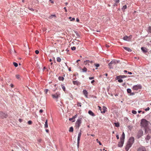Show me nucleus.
Returning <instances> with one entry per match:
<instances>
[{"label": "nucleus", "mask_w": 151, "mask_h": 151, "mask_svg": "<svg viewBox=\"0 0 151 151\" xmlns=\"http://www.w3.org/2000/svg\"><path fill=\"white\" fill-rule=\"evenodd\" d=\"M134 138L133 137L129 138L125 147V149L126 151H128L129 148L131 147L132 144L134 142Z\"/></svg>", "instance_id": "1"}, {"label": "nucleus", "mask_w": 151, "mask_h": 151, "mask_svg": "<svg viewBox=\"0 0 151 151\" xmlns=\"http://www.w3.org/2000/svg\"><path fill=\"white\" fill-rule=\"evenodd\" d=\"M149 122L148 121L144 119H142L141 121V126L144 127L146 132L147 131L148 129L147 126L148 125Z\"/></svg>", "instance_id": "2"}, {"label": "nucleus", "mask_w": 151, "mask_h": 151, "mask_svg": "<svg viewBox=\"0 0 151 151\" xmlns=\"http://www.w3.org/2000/svg\"><path fill=\"white\" fill-rule=\"evenodd\" d=\"M125 138V134L124 132H123L121 137H120V141L119 142L118 144V146L119 147H122V146L124 144V139Z\"/></svg>", "instance_id": "3"}, {"label": "nucleus", "mask_w": 151, "mask_h": 151, "mask_svg": "<svg viewBox=\"0 0 151 151\" xmlns=\"http://www.w3.org/2000/svg\"><path fill=\"white\" fill-rule=\"evenodd\" d=\"M52 96L53 99L58 100V99L60 97V93L59 92H57L56 93L52 94Z\"/></svg>", "instance_id": "4"}, {"label": "nucleus", "mask_w": 151, "mask_h": 151, "mask_svg": "<svg viewBox=\"0 0 151 151\" xmlns=\"http://www.w3.org/2000/svg\"><path fill=\"white\" fill-rule=\"evenodd\" d=\"M81 123V118L78 119L76 121V124L75 127L78 129Z\"/></svg>", "instance_id": "5"}, {"label": "nucleus", "mask_w": 151, "mask_h": 151, "mask_svg": "<svg viewBox=\"0 0 151 151\" xmlns=\"http://www.w3.org/2000/svg\"><path fill=\"white\" fill-rule=\"evenodd\" d=\"M142 86L140 84H137V85H134L132 89L134 90H137L141 88Z\"/></svg>", "instance_id": "6"}, {"label": "nucleus", "mask_w": 151, "mask_h": 151, "mask_svg": "<svg viewBox=\"0 0 151 151\" xmlns=\"http://www.w3.org/2000/svg\"><path fill=\"white\" fill-rule=\"evenodd\" d=\"M132 38V35H130L129 36H125L123 38V39L125 40L129 41L131 40Z\"/></svg>", "instance_id": "7"}, {"label": "nucleus", "mask_w": 151, "mask_h": 151, "mask_svg": "<svg viewBox=\"0 0 151 151\" xmlns=\"http://www.w3.org/2000/svg\"><path fill=\"white\" fill-rule=\"evenodd\" d=\"M99 109L101 111V112L102 113H105L106 111V108L105 107L103 106V108H102L101 107L99 106H98Z\"/></svg>", "instance_id": "8"}, {"label": "nucleus", "mask_w": 151, "mask_h": 151, "mask_svg": "<svg viewBox=\"0 0 151 151\" xmlns=\"http://www.w3.org/2000/svg\"><path fill=\"white\" fill-rule=\"evenodd\" d=\"M7 115L2 112L0 111V117L2 118H6L7 117Z\"/></svg>", "instance_id": "9"}, {"label": "nucleus", "mask_w": 151, "mask_h": 151, "mask_svg": "<svg viewBox=\"0 0 151 151\" xmlns=\"http://www.w3.org/2000/svg\"><path fill=\"white\" fill-rule=\"evenodd\" d=\"M73 43L74 45H75V46H76V45L78 46L77 47V48L78 49H80V47H79V45H78L80 44V42L78 41H75L73 42Z\"/></svg>", "instance_id": "10"}, {"label": "nucleus", "mask_w": 151, "mask_h": 151, "mask_svg": "<svg viewBox=\"0 0 151 151\" xmlns=\"http://www.w3.org/2000/svg\"><path fill=\"white\" fill-rule=\"evenodd\" d=\"M81 132L79 133L78 134V142H77V144H78V146H79V141L80 140V138H81Z\"/></svg>", "instance_id": "11"}, {"label": "nucleus", "mask_w": 151, "mask_h": 151, "mask_svg": "<svg viewBox=\"0 0 151 151\" xmlns=\"http://www.w3.org/2000/svg\"><path fill=\"white\" fill-rule=\"evenodd\" d=\"M137 151H146L145 148L143 147H139L137 150Z\"/></svg>", "instance_id": "12"}, {"label": "nucleus", "mask_w": 151, "mask_h": 151, "mask_svg": "<svg viewBox=\"0 0 151 151\" xmlns=\"http://www.w3.org/2000/svg\"><path fill=\"white\" fill-rule=\"evenodd\" d=\"M126 76L124 75L118 76L116 77V79H119L126 78Z\"/></svg>", "instance_id": "13"}, {"label": "nucleus", "mask_w": 151, "mask_h": 151, "mask_svg": "<svg viewBox=\"0 0 151 151\" xmlns=\"http://www.w3.org/2000/svg\"><path fill=\"white\" fill-rule=\"evenodd\" d=\"M83 93L85 96L87 98H88V92L86 90H84L83 91Z\"/></svg>", "instance_id": "14"}, {"label": "nucleus", "mask_w": 151, "mask_h": 151, "mask_svg": "<svg viewBox=\"0 0 151 151\" xmlns=\"http://www.w3.org/2000/svg\"><path fill=\"white\" fill-rule=\"evenodd\" d=\"M123 48L126 50L128 51V52H131V50L129 47H123Z\"/></svg>", "instance_id": "15"}, {"label": "nucleus", "mask_w": 151, "mask_h": 151, "mask_svg": "<svg viewBox=\"0 0 151 151\" xmlns=\"http://www.w3.org/2000/svg\"><path fill=\"white\" fill-rule=\"evenodd\" d=\"M150 139V134H148L146 137L145 139L147 142H148V141H149Z\"/></svg>", "instance_id": "16"}, {"label": "nucleus", "mask_w": 151, "mask_h": 151, "mask_svg": "<svg viewBox=\"0 0 151 151\" xmlns=\"http://www.w3.org/2000/svg\"><path fill=\"white\" fill-rule=\"evenodd\" d=\"M88 114L90 115H91L94 116H95V115L93 113V112L89 110L88 111Z\"/></svg>", "instance_id": "17"}, {"label": "nucleus", "mask_w": 151, "mask_h": 151, "mask_svg": "<svg viewBox=\"0 0 151 151\" xmlns=\"http://www.w3.org/2000/svg\"><path fill=\"white\" fill-rule=\"evenodd\" d=\"M113 64V62L112 61L109 63V68H112L113 66L112 64Z\"/></svg>", "instance_id": "18"}, {"label": "nucleus", "mask_w": 151, "mask_h": 151, "mask_svg": "<svg viewBox=\"0 0 151 151\" xmlns=\"http://www.w3.org/2000/svg\"><path fill=\"white\" fill-rule=\"evenodd\" d=\"M90 62V61L89 60H87L84 62V64L85 65H86L88 64V65H89V63Z\"/></svg>", "instance_id": "19"}, {"label": "nucleus", "mask_w": 151, "mask_h": 151, "mask_svg": "<svg viewBox=\"0 0 151 151\" xmlns=\"http://www.w3.org/2000/svg\"><path fill=\"white\" fill-rule=\"evenodd\" d=\"M81 70H82V72H86L87 71V69L86 68L84 67L83 68L81 69Z\"/></svg>", "instance_id": "20"}, {"label": "nucleus", "mask_w": 151, "mask_h": 151, "mask_svg": "<svg viewBox=\"0 0 151 151\" xmlns=\"http://www.w3.org/2000/svg\"><path fill=\"white\" fill-rule=\"evenodd\" d=\"M142 50L143 51V52L145 53L147 52V50L146 48L144 47H142L141 48Z\"/></svg>", "instance_id": "21"}, {"label": "nucleus", "mask_w": 151, "mask_h": 151, "mask_svg": "<svg viewBox=\"0 0 151 151\" xmlns=\"http://www.w3.org/2000/svg\"><path fill=\"white\" fill-rule=\"evenodd\" d=\"M73 82L74 85H78L79 83V82L77 81H73Z\"/></svg>", "instance_id": "22"}, {"label": "nucleus", "mask_w": 151, "mask_h": 151, "mask_svg": "<svg viewBox=\"0 0 151 151\" xmlns=\"http://www.w3.org/2000/svg\"><path fill=\"white\" fill-rule=\"evenodd\" d=\"M115 126L116 127H119V122L114 123Z\"/></svg>", "instance_id": "23"}, {"label": "nucleus", "mask_w": 151, "mask_h": 151, "mask_svg": "<svg viewBox=\"0 0 151 151\" xmlns=\"http://www.w3.org/2000/svg\"><path fill=\"white\" fill-rule=\"evenodd\" d=\"M47 127H48L47 121V120H46L45 122V128H47Z\"/></svg>", "instance_id": "24"}, {"label": "nucleus", "mask_w": 151, "mask_h": 151, "mask_svg": "<svg viewBox=\"0 0 151 151\" xmlns=\"http://www.w3.org/2000/svg\"><path fill=\"white\" fill-rule=\"evenodd\" d=\"M61 87L62 88L63 91H65V86H64L63 85L61 84Z\"/></svg>", "instance_id": "25"}, {"label": "nucleus", "mask_w": 151, "mask_h": 151, "mask_svg": "<svg viewBox=\"0 0 151 151\" xmlns=\"http://www.w3.org/2000/svg\"><path fill=\"white\" fill-rule=\"evenodd\" d=\"M115 1L116 2V3H115V4H114V6H117V3H119V0H115Z\"/></svg>", "instance_id": "26"}, {"label": "nucleus", "mask_w": 151, "mask_h": 151, "mask_svg": "<svg viewBox=\"0 0 151 151\" xmlns=\"http://www.w3.org/2000/svg\"><path fill=\"white\" fill-rule=\"evenodd\" d=\"M58 79L60 81H63L64 79V78L63 77L59 76L58 77Z\"/></svg>", "instance_id": "27"}, {"label": "nucleus", "mask_w": 151, "mask_h": 151, "mask_svg": "<svg viewBox=\"0 0 151 151\" xmlns=\"http://www.w3.org/2000/svg\"><path fill=\"white\" fill-rule=\"evenodd\" d=\"M57 60L58 62H60L61 61V60L60 58L58 57L57 58Z\"/></svg>", "instance_id": "28"}, {"label": "nucleus", "mask_w": 151, "mask_h": 151, "mask_svg": "<svg viewBox=\"0 0 151 151\" xmlns=\"http://www.w3.org/2000/svg\"><path fill=\"white\" fill-rule=\"evenodd\" d=\"M73 127H71L69 129V132H73Z\"/></svg>", "instance_id": "29"}, {"label": "nucleus", "mask_w": 151, "mask_h": 151, "mask_svg": "<svg viewBox=\"0 0 151 151\" xmlns=\"http://www.w3.org/2000/svg\"><path fill=\"white\" fill-rule=\"evenodd\" d=\"M127 6L126 5L123 6V7L122 8V10L124 11L125 10V9H127Z\"/></svg>", "instance_id": "30"}, {"label": "nucleus", "mask_w": 151, "mask_h": 151, "mask_svg": "<svg viewBox=\"0 0 151 151\" xmlns=\"http://www.w3.org/2000/svg\"><path fill=\"white\" fill-rule=\"evenodd\" d=\"M69 19H70V20L71 21H73L75 20V18H72L71 17H69Z\"/></svg>", "instance_id": "31"}, {"label": "nucleus", "mask_w": 151, "mask_h": 151, "mask_svg": "<svg viewBox=\"0 0 151 151\" xmlns=\"http://www.w3.org/2000/svg\"><path fill=\"white\" fill-rule=\"evenodd\" d=\"M94 65H95V66L96 67V69H98V68L100 66L99 64L95 63L94 64Z\"/></svg>", "instance_id": "32"}, {"label": "nucleus", "mask_w": 151, "mask_h": 151, "mask_svg": "<svg viewBox=\"0 0 151 151\" xmlns=\"http://www.w3.org/2000/svg\"><path fill=\"white\" fill-rule=\"evenodd\" d=\"M147 31L148 32L151 33V27H148Z\"/></svg>", "instance_id": "33"}, {"label": "nucleus", "mask_w": 151, "mask_h": 151, "mask_svg": "<svg viewBox=\"0 0 151 151\" xmlns=\"http://www.w3.org/2000/svg\"><path fill=\"white\" fill-rule=\"evenodd\" d=\"M127 93H130L131 92V90L129 88H128L127 90Z\"/></svg>", "instance_id": "34"}, {"label": "nucleus", "mask_w": 151, "mask_h": 151, "mask_svg": "<svg viewBox=\"0 0 151 151\" xmlns=\"http://www.w3.org/2000/svg\"><path fill=\"white\" fill-rule=\"evenodd\" d=\"M71 49L72 50H76V47L75 46L71 47Z\"/></svg>", "instance_id": "35"}, {"label": "nucleus", "mask_w": 151, "mask_h": 151, "mask_svg": "<svg viewBox=\"0 0 151 151\" xmlns=\"http://www.w3.org/2000/svg\"><path fill=\"white\" fill-rule=\"evenodd\" d=\"M13 64L15 67H17L18 66V64L17 63H16L15 62H14L13 63Z\"/></svg>", "instance_id": "36"}, {"label": "nucleus", "mask_w": 151, "mask_h": 151, "mask_svg": "<svg viewBox=\"0 0 151 151\" xmlns=\"http://www.w3.org/2000/svg\"><path fill=\"white\" fill-rule=\"evenodd\" d=\"M77 106H80V107H81V103L80 102H78L77 103Z\"/></svg>", "instance_id": "37"}, {"label": "nucleus", "mask_w": 151, "mask_h": 151, "mask_svg": "<svg viewBox=\"0 0 151 151\" xmlns=\"http://www.w3.org/2000/svg\"><path fill=\"white\" fill-rule=\"evenodd\" d=\"M16 77L17 79H19L20 78V76L19 75H16Z\"/></svg>", "instance_id": "38"}, {"label": "nucleus", "mask_w": 151, "mask_h": 151, "mask_svg": "<svg viewBox=\"0 0 151 151\" xmlns=\"http://www.w3.org/2000/svg\"><path fill=\"white\" fill-rule=\"evenodd\" d=\"M96 142H97L99 143V145H102L101 142L99 141L98 139H96Z\"/></svg>", "instance_id": "39"}, {"label": "nucleus", "mask_w": 151, "mask_h": 151, "mask_svg": "<svg viewBox=\"0 0 151 151\" xmlns=\"http://www.w3.org/2000/svg\"><path fill=\"white\" fill-rule=\"evenodd\" d=\"M117 80H118V81L119 83H122L123 82V80L121 79H119Z\"/></svg>", "instance_id": "40"}, {"label": "nucleus", "mask_w": 151, "mask_h": 151, "mask_svg": "<svg viewBox=\"0 0 151 151\" xmlns=\"http://www.w3.org/2000/svg\"><path fill=\"white\" fill-rule=\"evenodd\" d=\"M32 123V122L30 120L28 122V124L29 125L31 124Z\"/></svg>", "instance_id": "41"}, {"label": "nucleus", "mask_w": 151, "mask_h": 151, "mask_svg": "<svg viewBox=\"0 0 151 151\" xmlns=\"http://www.w3.org/2000/svg\"><path fill=\"white\" fill-rule=\"evenodd\" d=\"M132 113L134 114H137V111L135 110H132Z\"/></svg>", "instance_id": "42"}, {"label": "nucleus", "mask_w": 151, "mask_h": 151, "mask_svg": "<svg viewBox=\"0 0 151 151\" xmlns=\"http://www.w3.org/2000/svg\"><path fill=\"white\" fill-rule=\"evenodd\" d=\"M48 91V89H45L44 90V92H45L46 94H47Z\"/></svg>", "instance_id": "43"}, {"label": "nucleus", "mask_w": 151, "mask_h": 151, "mask_svg": "<svg viewBox=\"0 0 151 151\" xmlns=\"http://www.w3.org/2000/svg\"><path fill=\"white\" fill-rule=\"evenodd\" d=\"M119 60L118 61V60H114V63H118L119 62Z\"/></svg>", "instance_id": "44"}, {"label": "nucleus", "mask_w": 151, "mask_h": 151, "mask_svg": "<svg viewBox=\"0 0 151 151\" xmlns=\"http://www.w3.org/2000/svg\"><path fill=\"white\" fill-rule=\"evenodd\" d=\"M150 108L149 107H148L147 108H146L145 109V110L146 111H149V110H150Z\"/></svg>", "instance_id": "45"}, {"label": "nucleus", "mask_w": 151, "mask_h": 151, "mask_svg": "<svg viewBox=\"0 0 151 151\" xmlns=\"http://www.w3.org/2000/svg\"><path fill=\"white\" fill-rule=\"evenodd\" d=\"M35 53L36 54H37L39 53V51L38 50H36L35 51Z\"/></svg>", "instance_id": "46"}, {"label": "nucleus", "mask_w": 151, "mask_h": 151, "mask_svg": "<svg viewBox=\"0 0 151 151\" xmlns=\"http://www.w3.org/2000/svg\"><path fill=\"white\" fill-rule=\"evenodd\" d=\"M89 78L90 80H92L94 78V77H89Z\"/></svg>", "instance_id": "47"}, {"label": "nucleus", "mask_w": 151, "mask_h": 151, "mask_svg": "<svg viewBox=\"0 0 151 151\" xmlns=\"http://www.w3.org/2000/svg\"><path fill=\"white\" fill-rule=\"evenodd\" d=\"M78 116V115L77 114H76V115H75V116H73V119H75L76 117H77Z\"/></svg>", "instance_id": "48"}, {"label": "nucleus", "mask_w": 151, "mask_h": 151, "mask_svg": "<svg viewBox=\"0 0 151 151\" xmlns=\"http://www.w3.org/2000/svg\"><path fill=\"white\" fill-rule=\"evenodd\" d=\"M73 116L72 117V118H70L69 119V120L70 121H71V120H73V119H73Z\"/></svg>", "instance_id": "49"}, {"label": "nucleus", "mask_w": 151, "mask_h": 151, "mask_svg": "<svg viewBox=\"0 0 151 151\" xmlns=\"http://www.w3.org/2000/svg\"><path fill=\"white\" fill-rule=\"evenodd\" d=\"M41 141H42V139H39L38 140V141L39 142H41Z\"/></svg>", "instance_id": "50"}, {"label": "nucleus", "mask_w": 151, "mask_h": 151, "mask_svg": "<svg viewBox=\"0 0 151 151\" xmlns=\"http://www.w3.org/2000/svg\"><path fill=\"white\" fill-rule=\"evenodd\" d=\"M43 111L42 109H40L39 111V112L40 113H42V112H43Z\"/></svg>", "instance_id": "51"}, {"label": "nucleus", "mask_w": 151, "mask_h": 151, "mask_svg": "<svg viewBox=\"0 0 151 151\" xmlns=\"http://www.w3.org/2000/svg\"><path fill=\"white\" fill-rule=\"evenodd\" d=\"M76 21L78 22H79V20L78 18H77L76 19Z\"/></svg>", "instance_id": "52"}, {"label": "nucleus", "mask_w": 151, "mask_h": 151, "mask_svg": "<svg viewBox=\"0 0 151 151\" xmlns=\"http://www.w3.org/2000/svg\"><path fill=\"white\" fill-rule=\"evenodd\" d=\"M10 86L12 88H13L14 86L13 84H11Z\"/></svg>", "instance_id": "53"}, {"label": "nucleus", "mask_w": 151, "mask_h": 151, "mask_svg": "<svg viewBox=\"0 0 151 151\" xmlns=\"http://www.w3.org/2000/svg\"><path fill=\"white\" fill-rule=\"evenodd\" d=\"M19 121L20 122H21L22 121V119H19Z\"/></svg>", "instance_id": "54"}, {"label": "nucleus", "mask_w": 151, "mask_h": 151, "mask_svg": "<svg viewBox=\"0 0 151 151\" xmlns=\"http://www.w3.org/2000/svg\"><path fill=\"white\" fill-rule=\"evenodd\" d=\"M64 9L65 10V12H67V10L66 9V7H65L64 8Z\"/></svg>", "instance_id": "55"}, {"label": "nucleus", "mask_w": 151, "mask_h": 151, "mask_svg": "<svg viewBox=\"0 0 151 151\" xmlns=\"http://www.w3.org/2000/svg\"><path fill=\"white\" fill-rule=\"evenodd\" d=\"M106 46L107 47H109V45H107V44H106Z\"/></svg>", "instance_id": "56"}, {"label": "nucleus", "mask_w": 151, "mask_h": 151, "mask_svg": "<svg viewBox=\"0 0 151 151\" xmlns=\"http://www.w3.org/2000/svg\"><path fill=\"white\" fill-rule=\"evenodd\" d=\"M116 137L117 139H119V136L118 135H116Z\"/></svg>", "instance_id": "57"}, {"label": "nucleus", "mask_w": 151, "mask_h": 151, "mask_svg": "<svg viewBox=\"0 0 151 151\" xmlns=\"http://www.w3.org/2000/svg\"><path fill=\"white\" fill-rule=\"evenodd\" d=\"M53 16V17H55V15H51L50 16V18L52 17Z\"/></svg>", "instance_id": "58"}, {"label": "nucleus", "mask_w": 151, "mask_h": 151, "mask_svg": "<svg viewBox=\"0 0 151 151\" xmlns=\"http://www.w3.org/2000/svg\"><path fill=\"white\" fill-rule=\"evenodd\" d=\"M94 82H95L94 80H92V81H91V83H93Z\"/></svg>", "instance_id": "59"}, {"label": "nucleus", "mask_w": 151, "mask_h": 151, "mask_svg": "<svg viewBox=\"0 0 151 151\" xmlns=\"http://www.w3.org/2000/svg\"><path fill=\"white\" fill-rule=\"evenodd\" d=\"M128 73L130 74H132V73L131 72H128Z\"/></svg>", "instance_id": "60"}, {"label": "nucleus", "mask_w": 151, "mask_h": 151, "mask_svg": "<svg viewBox=\"0 0 151 151\" xmlns=\"http://www.w3.org/2000/svg\"><path fill=\"white\" fill-rule=\"evenodd\" d=\"M30 10L32 11H34V10L32 8L29 9Z\"/></svg>", "instance_id": "61"}, {"label": "nucleus", "mask_w": 151, "mask_h": 151, "mask_svg": "<svg viewBox=\"0 0 151 151\" xmlns=\"http://www.w3.org/2000/svg\"><path fill=\"white\" fill-rule=\"evenodd\" d=\"M142 111H139L138 112L139 113H140Z\"/></svg>", "instance_id": "62"}, {"label": "nucleus", "mask_w": 151, "mask_h": 151, "mask_svg": "<svg viewBox=\"0 0 151 151\" xmlns=\"http://www.w3.org/2000/svg\"><path fill=\"white\" fill-rule=\"evenodd\" d=\"M46 131L47 132H49V130L48 129H46Z\"/></svg>", "instance_id": "63"}, {"label": "nucleus", "mask_w": 151, "mask_h": 151, "mask_svg": "<svg viewBox=\"0 0 151 151\" xmlns=\"http://www.w3.org/2000/svg\"><path fill=\"white\" fill-rule=\"evenodd\" d=\"M80 60H77L76 62L78 63V62L80 61Z\"/></svg>", "instance_id": "64"}]
</instances>
